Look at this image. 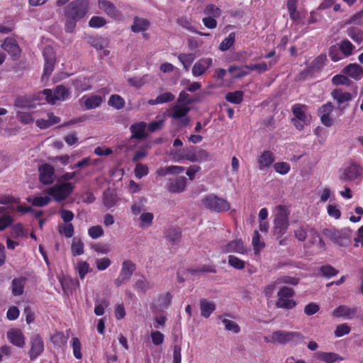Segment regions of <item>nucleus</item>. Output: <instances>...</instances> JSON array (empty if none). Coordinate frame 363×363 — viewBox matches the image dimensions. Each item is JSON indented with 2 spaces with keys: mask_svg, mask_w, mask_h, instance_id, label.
Returning <instances> with one entry per match:
<instances>
[{
  "mask_svg": "<svg viewBox=\"0 0 363 363\" xmlns=\"http://www.w3.org/2000/svg\"><path fill=\"white\" fill-rule=\"evenodd\" d=\"M273 213V233L277 236V238H280L285 234L289 226L290 210L286 206L278 205L275 207Z\"/></svg>",
  "mask_w": 363,
  "mask_h": 363,
  "instance_id": "f257e3e1",
  "label": "nucleus"
},
{
  "mask_svg": "<svg viewBox=\"0 0 363 363\" xmlns=\"http://www.w3.org/2000/svg\"><path fill=\"white\" fill-rule=\"evenodd\" d=\"M201 206L212 212L221 213L230 208V203L214 194H209L201 199Z\"/></svg>",
  "mask_w": 363,
  "mask_h": 363,
  "instance_id": "f03ea898",
  "label": "nucleus"
},
{
  "mask_svg": "<svg viewBox=\"0 0 363 363\" xmlns=\"http://www.w3.org/2000/svg\"><path fill=\"white\" fill-rule=\"evenodd\" d=\"M264 339L268 342L286 345L289 342L297 343L301 341L302 335L298 332L277 330L274 332L270 337H265Z\"/></svg>",
  "mask_w": 363,
  "mask_h": 363,
  "instance_id": "7ed1b4c3",
  "label": "nucleus"
},
{
  "mask_svg": "<svg viewBox=\"0 0 363 363\" xmlns=\"http://www.w3.org/2000/svg\"><path fill=\"white\" fill-rule=\"evenodd\" d=\"M74 185L70 182H61L56 184L47 189V193L52 196L53 199L60 202L65 200L74 191Z\"/></svg>",
  "mask_w": 363,
  "mask_h": 363,
  "instance_id": "20e7f679",
  "label": "nucleus"
},
{
  "mask_svg": "<svg viewBox=\"0 0 363 363\" xmlns=\"http://www.w3.org/2000/svg\"><path fill=\"white\" fill-rule=\"evenodd\" d=\"M88 0H76L71 2L66 8V18L80 20L88 11Z\"/></svg>",
  "mask_w": 363,
  "mask_h": 363,
  "instance_id": "39448f33",
  "label": "nucleus"
},
{
  "mask_svg": "<svg viewBox=\"0 0 363 363\" xmlns=\"http://www.w3.org/2000/svg\"><path fill=\"white\" fill-rule=\"evenodd\" d=\"M43 94L50 104H55L57 101H65L70 96L69 89L62 84L57 86L54 89H45Z\"/></svg>",
  "mask_w": 363,
  "mask_h": 363,
  "instance_id": "423d86ee",
  "label": "nucleus"
},
{
  "mask_svg": "<svg viewBox=\"0 0 363 363\" xmlns=\"http://www.w3.org/2000/svg\"><path fill=\"white\" fill-rule=\"evenodd\" d=\"M294 296V291L289 287H282L277 294L278 298L276 306L279 308L292 309L296 306V302L291 298Z\"/></svg>",
  "mask_w": 363,
  "mask_h": 363,
  "instance_id": "0eeeda50",
  "label": "nucleus"
},
{
  "mask_svg": "<svg viewBox=\"0 0 363 363\" xmlns=\"http://www.w3.org/2000/svg\"><path fill=\"white\" fill-rule=\"evenodd\" d=\"M135 270V264L129 259L123 262L120 274L115 280L117 286L127 282L132 277Z\"/></svg>",
  "mask_w": 363,
  "mask_h": 363,
  "instance_id": "6e6552de",
  "label": "nucleus"
},
{
  "mask_svg": "<svg viewBox=\"0 0 363 363\" xmlns=\"http://www.w3.org/2000/svg\"><path fill=\"white\" fill-rule=\"evenodd\" d=\"M43 56L45 59V65L43 78H45L48 77L54 70L56 58L53 48L50 46L45 47L43 50Z\"/></svg>",
  "mask_w": 363,
  "mask_h": 363,
  "instance_id": "1a4fd4ad",
  "label": "nucleus"
},
{
  "mask_svg": "<svg viewBox=\"0 0 363 363\" xmlns=\"http://www.w3.org/2000/svg\"><path fill=\"white\" fill-rule=\"evenodd\" d=\"M363 173V167L360 164L352 162L346 167L340 177L342 181L354 180L362 176Z\"/></svg>",
  "mask_w": 363,
  "mask_h": 363,
  "instance_id": "9d476101",
  "label": "nucleus"
},
{
  "mask_svg": "<svg viewBox=\"0 0 363 363\" xmlns=\"http://www.w3.org/2000/svg\"><path fill=\"white\" fill-rule=\"evenodd\" d=\"M213 59L211 57H203L197 60L193 65L191 73L194 77H198L203 75L212 66Z\"/></svg>",
  "mask_w": 363,
  "mask_h": 363,
  "instance_id": "9b49d317",
  "label": "nucleus"
},
{
  "mask_svg": "<svg viewBox=\"0 0 363 363\" xmlns=\"http://www.w3.org/2000/svg\"><path fill=\"white\" fill-rule=\"evenodd\" d=\"M223 253H238L241 255L246 254L247 252L246 246L240 239L232 240L227 244L221 246Z\"/></svg>",
  "mask_w": 363,
  "mask_h": 363,
  "instance_id": "f8f14e48",
  "label": "nucleus"
},
{
  "mask_svg": "<svg viewBox=\"0 0 363 363\" xmlns=\"http://www.w3.org/2000/svg\"><path fill=\"white\" fill-rule=\"evenodd\" d=\"M30 344L29 357L31 360H34L44 351V342L39 335H35L30 338Z\"/></svg>",
  "mask_w": 363,
  "mask_h": 363,
  "instance_id": "ddd939ff",
  "label": "nucleus"
},
{
  "mask_svg": "<svg viewBox=\"0 0 363 363\" xmlns=\"http://www.w3.org/2000/svg\"><path fill=\"white\" fill-rule=\"evenodd\" d=\"M89 43L96 50L100 57H107L110 54V51L107 49L108 47L107 39L102 37L90 38Z\"/></svg>",
  "mask_w": 363,
  "mask_h": 363,
  "instance_id": "4468645a",
  "label": "nucleus"
},
{
  "mask_svg": "<svg viewBox=\"0 0 363 363\" xmlns=\"http://www.w3.org/2000/svg\"><path fill=\"white\" fill-rule=\"evenodd\" d=\"M104 101V98L99 95L90 94L83 96L79 101L86 110H91L99 107Z\"/></svg>",
  "mask_w": 363,
  "mask_h": 363,
  "instance_id": "2eb2a0df",
  "label": "nucleus"
},
{
  "mask_svg": "<svg viewBox=\"0 0 363 363\" xmlns=\"http://www.w3.org/2000/svg\"><path fill=\"white\" fill-rule=\"evenodd\" d=\"M99 8L103 10L111 18L116 21H121L123 18L122 13L111 1L106 0L99 1Z\"/></svg>",
  "mask_w": 363,
  "mask_h": 363,
  "instance_id": "dca6fc26",
  "label": "nucleus"
},
{
  "mask_svg": "<svg viewBox=\"0 0 363 363\" xmlns=\"http://www.w3.org/2000/svg\"><path fill=\"white\" fill-rule=\"evenodd\" d=\"M186 186V178L185 177H177L169 179L167 184V189L172 193L183 192Z\"/></svg>",
  "mask_w": 363,
  "mask_h": 363,
  "instance_id": "f3484780",
  "label": "nucleus"
},
{
  "mask_svg": "<svg viewBox=\"0 0 363 363\" xmlns=\"http://www.w3.org/2000/svg\"><path fill=\"white\" fill-rule=\"evenodd\" d=\"M190 108L184 104H176L172 106L170 116L175 119H180L184 118L183 122L184 124H188L189 118L186 117L187 113L189 112Z\"/></svg>",
  "mask_w": 363,
  "mask_h": 363,
  "instance_id": "a211bd4d",
  "label": "nucleus"
},
{
  "mask_svg": "<svg viewBox=\"0 0 363 363\" xmlns=\"http://www.w3.org/2000/svg\"><path fill=\"white\" fill-rule=\"evenodd\" d=\"M333 104L329 102L323 105L318 109V116L320 118V121L327 127H330L333 125V120L330 117V113L333 111Z\"/></svg>",
  "mask_w": 363,
  "mask_h": 363,
  "instance_id": "6ab92c4d",
  "label": "nucleus"
},
{
  "mask_svg": "<svg viewBox=\"0 0 363 363\" xmlns=\"http://www.w3.org/2000/svg\"><path fill=\"white\" fill-rule=\"evenodd\" d=\"M39 179L40 181L45 184H49L53 182L54 181V168L48 164H45L39 167Z\"/></svg>",
  "mask_w": 363,
  "mask_h": 363,
  "instance_id": "aec40b11",
  "label": "nucleus"
},
{
  "mask_svg": "<svg viewBox=\"0 0 363 363\" xmlns=\"http://www.w3.org/2000/svg\"><path fill=\"white\" fill-rule=\"evenodd\" d=\"M6 337L9 341L16 347H23L26 344L25 337L20 329L9 330L6 333Z\"/></svg>",
  "mask_w": 363,
  "mask_h": 363,
  "instance_id": "412c9836",
  "label": "nucleus"
},
{
  "mask_svg": "<svg viewBox=\"0 0 363 363\" xmlns=\"http://www.w3.org/2000/svg\"><path fill=\"white\" fill-rule=\"evenodd\" d=\"M357 309L355 307H350L345 305H342L336 308L333 311V316L335 318H343L345 319H352L353 318L356 313Z\"/></svg>",
  "mask_w": 363,
  "mask_h": 363,
  "instance_id": "4be33fe9",
  "label": "nucleus"
},
{
  "mask_svg": "<svg viewBox=\"0 0 363 363\" xmlns=\"http://www.w3.org/2000/svg\"><path fill=\"white\" fill-rule=\"evenodd\" d=\"M275 160L274 155L269 150L264 151L258 157L259 169L264 170L269 167Z\"/></svg>",
  "mask_w": 363,
  "mask_h": 363,
  "instance_id": "5701e85b",
  "label": "nucleus"
},
{
  "mask_svg": "<svg viewBox=\"0 0 363 363\" xmlns=\"http://www.w3.org/2000/svg\"><path fill=\"white\" fill-rule=\"evenodd\" d=\"M1 48L8 52L12 57H18L21 52L19 46L16 40L11 38H6L1 45Z\"/></svg>",
  "mask_w": 363,
  "mask_h": 363,
  "instance_id": "b1692460",
  "label": "nucleus"
},
{
  "mask_svg": "<svg viewBox=\"0 0 363 363\" xmlns=\"http://www.w3.org/2000/svg\"><path fill=\"white\" fill-rule=\"evenodd\" d=\"M147 125L145 122H138L130 125L131 137L136 139H143L145 138V129Z\"/></svg>",
  "mask_w": 363,
  "mask_h": 363,
  "instance_id": "393cba45",
  "label": "nucleus"
},
{
  "mask_svg": "<svg viewBox=\"0 0 363 363\" xmlns=\"http://www.w3.org/2000/svg\"><path fill=\"white\" fill-rule=\"evenodd\" d=\"M72 84L79 92L88 91L91 88L90 79L85 77H78L72 80Z\"/></svg>",
  "mask_w": 363,
  "mask_h": 363,
  "instance_id": "a878e982",
  "label": "nucleus"
},
{
  "mask_svg": "<svg viewBox=\"0 0 363 363\" xmlns=\"http://www.w3.org/2000/svg\"><path fill=\"white\" fill-rule=\"evenodd\" d=\"M37 100L36 98L32 96H19L16 99L14 106L18 108H32L35 106V101Z\"/></svg>",
  "mask_w": 363,
  "mask_h": 363,
  "instance_id": "bb28decb",
  "label": "nucleus"
},
{
  "mask_svg": "<svg viewBox=\"0 0 363 363\" xmlns=\"http://www.w3.org/2000/svg\"><path fill=\"white\" fill-rule=\"evenodd\" d=\"M344 73L355 80L363 76V69L357 64H350L344 68Z\"/></svg>",
  "mask_w": 363,
  "mask_h": 363,
  "instance_id": "cd10ccee",
  "label": "nucleus"
},
{
  "mask_svg": "<svg viewBox=\"0 0 363 363\" xmlns=\"http://www.w3.org/2000/svg\"><path fill=\"white\" fill-rule=\"evenodd\" d=\"M196 57V55L193 52H181L177 55V59L184 69L188 71Z\"/></svg>",
  "mask_w": 363,
  "mask_h": 363,
  "instance_id": "c85d7f7f",
  "label": "nucleus"
},
{
  "mask_svg": "<svg viewBox=\"0 0 363 363\" xmlns=\"http://www.w3.org/2000/svg\"><path fill=\"white\" fill-rule=\"evenodd\" d=\"M331 96L337 104H341L352 100V95L350 92L344 91L341 89H335L331 92Z\"/></svg>",
  "mask_w": 363,
  "mask_h": 363,
  "instance_id": "c756f323",
  "label": "nucleus"
},
{
  "mask_svg": "<svg viewBox=\"0 0 363 363\" xmlns=\"http://www.w3.org/2000/svg\"><path fill=\"white\" fill-rule=\"evenodd\" d=\"M200 309L201 315L208 318L216 310V303L206 299H202L200 301Z\"/></svg>",
  "mask_w": 363,
  "mask_h": 363,
  "instance_id": "7c9ffc66",
  "label": "nucleus"
},
{
  "mask_svg": "<svg viewBox=\"0 0 363 363\" xmlns=\"http://www.w3.org/2000/svg\"><path fill=\"white\" fill-rule=\"evenodd\" d=\"M175 96L171 92H164L157 96L155 99H149L147 104L150 106L162 104L174 101Z\"/></svg>",
  "mask_w": 363,
  "mask_h": 363,
  "instance_id": "2f4dec72",
  "label": "nucleus"
},
{
  "mask_svg": "<svg viewBox=\"0 0 363 363\" xmlns=\"http://www.w3.org/2000/svg\"><path fill=\"white\" fill-rule=\"evenodd\" d=\"M306 106L301 104H295L292 107V111L295 116L294 118L299 119L301 121H310V116L306 113Z\"/></svg>",
  "mask_w": 363,
  "mask_h": 363,
  "instance_id": "473e14b6",
  "label": "nucleus"
},
{
  "mask_svg": "<svg viewBox=\"0 0 363 363\" xmlns=\"http://www.w3.org/2000/svg\"><path fill=\"white\" fill-rule=\"evenodd\" d=\"M315 356L317 359L326 363H333L337 359L342 360V358L335 352H318L315 354Z\"/></svg>",
  "mask_w": 363,
  "mask_h": 363,
  "instance_id": "72a5a7b5",
  "label": "nucleus"
},
{
  "mask_svg": "<svg viewBox=\"0 0 363 363\" xmlns=\"http://www.w3.org/2000/svg\"><path fill=\"white\" fill-rule=\"evenodd\" d=\"M154 214L150 212H143L138 220L139 227L142 229H145L150 227L153 223Z\"/></svg>",
  "mask_w": 363,
  "mask_h": 363,
  "instance_id": "f704fd0d",
  "label": "nucleus"
},
{
  "mask_svg": "<svg viewBox=\"0 0 363 363\" xmlns=\"http://www.w3.org/2000/svg\"><path fill=\"white\" fill-rule=\"evenodd\" d=\"M149 26L150 22L147 19L135 18L131 26V30L134 33H139L146 30Z\"/></svg>",
  "mask_w": 363,
  "mask_h": 363,
  "instance_id": "c9c22d12",
  "label": "nucleus"
},
{
  "mask_svg": "<svg viewBox=\"0 0 363 363\" xmlns=\"http://www.w3.org/2000/svg\"><path fill=\"white\" fill-rule=\"evenodd\" d=\"M26 279L24 278L14 279L11 284L12 294L20 296L23 293Z\"/></svg>",
  "mask_w": 363,
  "mask_h": 363,
  "instance_id": "e433bc0d",
  "label": "nucleus"
},
{
  "mask_svg": "<svg viewBox=\"0 0 363 363\" xmlns=\"http://www.w3.org/2000/svg\"><path fill=\"white\" fill-rule=\"evenodd\" d=\"M243 96L244 94L242 91H235L227 93L225 98L231 104H240L243 100Z\"/></svg>",
  "mask_w": 363,
  "mask_h": 363,
  "instance_id": "4c0bfd02",
  "label": "nucleus"
},
{
  "mask_svg": "<svg viewBox=\"0 0 363 363\" xmlns=\"http://www.w3.org/2000/svg\"><path fill=\"white\" fill-rule=\"evenodd\" d=\"M117 202V196L112 191L108 190L104 191L103 196V203L104 206L110 208L113 207Z\"/></svg>",
  "mask_w": 363,
  "mask_h": 363,
  "instance_id": "58836bf2",
  "label": "nucleus"
},
{
  "mask_svg": "<svg viewBox=\"0 0 363 363\" xmlns=\"http://www.w3.org/2000/svg\"><path fill=\"white\" fill-rule=\"evenodd\" d=\"M146 199L141 197L138 200H135L131 206L130 210L133 215L137 216L143 211H145V203H146Z\"/></svg>",
  "mask_w": 363,
  "mask_h": 363,
  "instance_id": "ea45409f",
  "label": "nucleus"
},
{
  "mask_svg": "<svg viewBox=\"0 0 363 363\" xmlns=\"http://www.w3.org/2000/svg\"><path fill=\"white\" fill-rule=\"evenodd\" d=\"M108 104L117 110H120L124 107L125 101L121 96L113 94L110 96Z\"/></svg>",
  "mask_w": 363,
  "mask_h": 363,
  "instance_id": "a19ab883",
  "label": "nucleus"
},
{
  "mask_svg": "<svg viewBox=\"0 0 363 363\" xmlns=\"http://www.w3.org/2000/svg\"><path fill=\"white\" fill-rule=\"evenodd\" d=\"M347 34L357 43H361L363 41V32L357 28H349L347 30Z\"/></svg>",
  "mask_w": 363,
  "mask_h": 363,
  "instance_id": "79ce46f5",
  "label": "nucleus"
},
{
  "mask_svg": "<svg viewBox=\"0 0 363 363\" xmlns=\"http://www.w3.org/2000/svg\"><path fill=\"white\" fill-rule=\"evenodd\" d=\"M221 322L226 330L235 334L239 333L240 332V328L239 325L235 321L227 318H222Z\"/></svg>",
  "mask_w": 363,
  "mask_h": 363,
  "instance_id": "37998d69",
  "label": "nucleus"
},
{
  "mask_svg": "<svg viewBox=\"0 0 363 363\" xmlns=\"http://www.w3.org/2000/svg\"><path fill=\"white\" fill-rule=\"evenodd\" d=\"M252 243L254 247L255 253L259 254L260 250L265 246V243L260 240V235L257 230H255L252 239Z\"/></svg>",
  "mask_w": 363,
  "mask_h": 363,
  "instance_id": "c03bdc74",
  "label": "nucleus"
},
{
  "mask_svg": "<svg viewBox=\"0 0 363 363\" xmlns=\"http://www.w3.org/2000/svg\"><path fill=\"white\" fill-rule=\"evenodd\" d=\"M345 57H348L353 53L354 46L348 40H342L338 45Z\"/></svg>",
  "mask_w": 363,
  "mask_h": 363,
  "instance_id": "a18cd8bd",
  "label": "nucleus"
},
{
  "mask_svg": "<svg viewBox=\"0 0 363 363\" xmlns=\"http://www.w3.org/2000/svg\"><path fill=\"white\" fill-rule=\"evenodd\" d=\"M151 283L145 277L138 279L135 283V289L138 291L145 292L149 289L152 288Z\"/></svg>",
  "mask_w": 363,
  "mask_h": 363,
  "instance_id": "49530a36",
  "label": "nucleus"
},
{
  "mask_svg": "<svg viewBox=\"0 0 363 363\" xmlns=\"http://www.w3.org/2000/svg\"><path fill=\"white\" fill-rule=\"evenodd\" d=\"M228 262L232 267L241 270L245 268V262L234 255H228Z\"/></svg>",
  "mask_w": 363,
  "mask_h": 363,
  "instance_id": "de8ad7c7",
  "label": "nucleus"
},
{
  "mask_svg": "<svg viewBox=\"0 0 363 363\" xmlns=\"http://www.w3.org/2000/svg\"><path fill=\"white\" fill-rule=\"evenodd\" d=\"M235 35L234 33H230L227 38L223 39L219 45L221 51L228 50L235 43Z\"/></svg>",
  "mask_w": 363,
  "mask_h": 363,
  "instance_id": "09e8293b",
  "label": "nucleus"
},
{
  "mask_svg": "<svg viewBox=\"0 0 363 363\" xmlns=\"http://www.w3.org/2000/svg\"><path fill=\"white\" fill-rule=\"evenodd\" d=\"M273 167L275 172L281 175L288 174L291 169L290 164L286 162H276Z\"/></svg>",
  "mask_w": 363,
  "mask_h": 363,
  "instance_id": "8fccbe9b",
  "label": "nucleus"
},
{
  "mask_svg": "<svg viewBox=\"0 0 363 363\" xmlns=\"http://www.w3.org/2000/svg\"><path fill=\"white\" fill-rule=\"evenodd\" d=\"M11 235L13 238H23L26 236V233L22 224L17 223L12 226Z\"/></svg>",
  "mask_w": 363,
  "mask_h": 363,
  "instance_id": "3c124183",
  "label": "nucleus"
},
{
  "mask_svg": "<svg viewBox=\"0 0 363 363\" xmlns=\"http://www.w3.org/2000/svg\"><path fill=\"white\" fill-rule=\"evenodd\" d=\"M167 240L172 244H177L182 238V233L176 229H169L166 235Z\"/></svg>",
  "mask_w": 363,
  "mask_h": 363,
  "instance_id": "603ef678",
  "label": "nucleus"
},
{
  "mask_svg": "<svg viewBox=\"0 0 363 363\" xmlns=\"http://www.w3.org/2000/svg\"><path fill=\"white\" fill-rule=\"evenodd\" d=\"M203 12L204 14L206 15L207 16H212L213 18H218L221 14L220 9L213 4L207 5Z\"/></svg>",
  "mask_w": 363,
  "mask_h": 363,
  "instance_id": "864d4df0",
  "label": "nucleus"
},
{
  "mask_svg": "<svg viewBox=\"0 0 363 363\" xmlns=\"http://www.w3.org/2000/svg\"><path fill=\"white\" fill-rule=\"evenodd\" d=\"M109 303L108 300H96L95 302L94 313L98 315H102L104 313L105 308L108 307Z\"/></svg>",
  "mask_w": 363,
  "mask_h": 363,
  "instance_id": "5fc2aeb1",
  "label": "nucleus"
},
{
  "mask_svg": "<svg viewBox=\"0 0 363 363\" xmlns=\"http://www.w3.org/2000/svg\"><path fill=\"white\" fill-rule=\"evenodd\" d=\"M71 250L74 256L81 255L84 253V243L74 238L72 241Z\"/></svg>",
  "mask_w": 363,
  "mask_h": 363,
  "instance_id": "6e6d98bb",
  "label": "nucleus"
},
{
  "mask_svg": "<svg viewBox=\"0 0 363 363\" xmlns=\"http://www.w3.org/2000/svg\"><path fill=\"white\" fill-rule=\"evenodd\" d=\"M228 72L231 73L233 72H236V73L234 75V77L235 78H241L250 74L248 68H247V65L242 67H230L228 69Z\"/></svg>",
  "mask_w": 363,
  "mask_h": 363,
  "instance_id": "4d7b16f0",
  "label": "nucleus"
},
{
  "mask_svg": "<svg viewBox=\"0 0 363 363\" xmlns=\"http://www.w3.org/2000/svg\"><path fill=\"white\" fill-rule=\"evenodd\" d=\"M329 57L333 62H337L342 60L345 56L342 53L340 48L337 45H333L330 48Z\"/></svg>",
  "mask_w": 363,
  "mask_h": 363,
  "instance_id": "13d9d810",
  "label": "nucleus"
},
{
  "mask_svg": "<svg viewBox=\"0 0 363 363\" xmlns=\"http://www.w3.org/2000/svg\"><path fill=\"white\" fill-rule=\"evenodd\" d=\"M196 162H202L210 161L212 158L211 155L204 149H199L196 150Z\"/></svg>",
  "mask_w": 363,
  "mask_h": 363,
  "instance_id": "bf43d9fd",
  "label": "nucleus"
},
{
  "mask_svg": "<svg viewBox=\"0 0 363 363\" xmlns=\"http://www.w3.org/2000/svg\"><path fill=\"white\" fill-rule=\"evenodd\" d=\"M307 230H308L307 225H299L297 229L294 230L295 238L301 242L304 241L307 237Z\"/></svg>",
  "mask_w": 363,
  "mask_h": 363,
  "instance_id": "052dcab7",
  "label": "nucleus"
},
{
  "mask_svg": "<svg viewBox=\"0 0 363 363\" xmlns=\"http://www.w3.org/2000/svg\"><path fill=\"white\" fill-rule=\"evenodd\" d=\"M77 269L81 279H84L86 274L91 271L89 264L86 262H79L77 264Z\"/></svg>",
  "mask_w": 363,
  "mask_h": 363,
  "instance_id": "680f3d73",
  "label": "nucleus"
},
{
  "mask_svg": "<svg viewBox=\"0 0 363 363\" xmlns=\"http://www.w3.org/2000/svg\"><path fill=\"white\" fill-rule=\"evenodd\" d=\"M351 328L346 323L338 325L334 332L335 336L340 337L350 333Z\"/></svg>",
  "mask_w": 363,
  "mask_h": 363,
  "instance_id": "e2e57ef3",
  "label": "nucleus"
},
{
  "mask_svg": "<svg viewBox=\"0 0 363 363\" xmlns=\"http://www.w3.org/2000/svg\"><path fill=\"white\" fill-rule=\"evenodd\" d=\"M72 347L73 349V354L75 358L80 359L82 357L81 352V343L77 337H73L72 340Z\"/></svg>",
  "mask_w": 363,
  "mask_h": 363,
  "instance_id": "0e129e2a",
  "label": "nucleus"
},
{
  "mask_svg": "<svg viewBox=\"0 0 363 363\" xmlns=\"http://www.w3.org/2000/svg\"><path fill=\"white\" fill-rule=\"evenodd\" d=\"M88 234L92 239H97L104 235V230L100 225H94L89 228Z\"/></svg>",
  "mask_w": 363,
  "mask_h": 363,
  "instance_id": "69168bd1",
  "label": "nucleus"
},
{
  "mask_svg": "<svg viewBox=\"0 0 363 363\" xmlns=\"http://www.w3.org/2000/svg\"><path fill=\"white\" fill-rule=\"evenodd\" d=\"M106 23V19L101 16H93L89 22V26L94 28H101L104 26Z\"/></svg>",
  "mask_w": 363,
  "mask_h": 363,
  "instance_id": "338daca9",
  "label": "nucleus"
},
{
  "mask_svg": "<svg viewBox=\"0 0 363 363\" xmlns=\"http://www.w3.org/2000/svg\"><path fill=\"white\" fill-rule=\"evenodd\" d=\"M50 201V198L48 196H35L32 200V204L35 206L43 207L48 205Z\"/></svg>",
  "mask_w": 363,
  "mask_h": 363,
  "instance_id": "774afa93",
  "label": "nucleus"
}]
</instances>
